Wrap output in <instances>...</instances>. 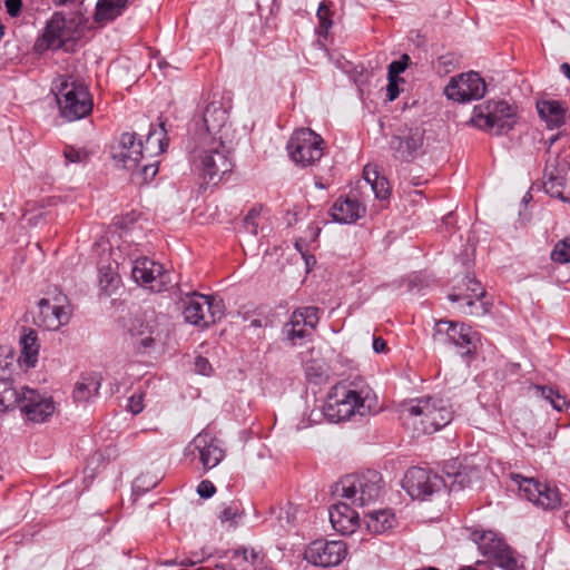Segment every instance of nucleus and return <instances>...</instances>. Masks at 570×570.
<instances>
[{
	"label": "nucleus",
	"mask_w": 570,
	"mask_h": 570,
	"mask_svg": "<svg viewBox=\"0 0 570 570\" xmlns=\"http://www.w3.org/2000/svg\"><path fill=\"white\" fill-rule=\"evenodd\" d=\"M375 405L376 397L368 385L340 382L330 390L323 409L311 412L309 420L312 423H318L322 417H326L327 421L337 423L356 414H370Z\"/></svg>",
	"instance_id": "f257e3e1"
},
{
	"label": "nucleus",
	"mask_w": 570,
	"mask_h": 570,
	"mask_svg": "<svg viewBox=\"0 0 570 570\" xmlns=\"http://www.w3.org/2000/svg\"><path fill=\"white\" fill-rule=\"evenodd\" d=\"M399 412L403 424L417 434H432L453 420V410L449 402L433 396L404 401Z\"/></svg>",
	"instance_id": "f03ea898"
},
{
	"label": "nucleus",
	"mask_w": 570,
	"mask_h": 570,
	"mask_svg": "<svg viewBox=\"0 0 570 570\" xmlns=\"http://www.w3.org/2000/svg\"><path fill=\"white\" fill-rule=\"evenodd\" d=\"M194 166L202 179V188L227 180L235 167L232 140L199 139V146L194 150Z\"/></svg>",
	"instance_id": "7ed1b4c3"
},
{
	"label": "nucleus",
	"mask_w": 570,
	"mask_h": 570,
	"mask_svg": "<svg viewBox=\"0 0 570 570\" xmlns=\"http://www.w3.org/2000/svg\"><path fill=\"white\" fill-rule=\"evenodd\" d=\"M52 90L62 118L68 121H76L91 114L94 100L89 88L73 76H58L53 80Z\"/></svg>",
	"instance_id": "20e7f679"
},
{
	"label": "nucleus",
	"mask_w": 570,
	"mask_h": 570,
	"mask_svg": "<svg viewBox=\"0 0 570 570\" xmlns=\"http://www.w3.org/2000/svg\"><path fill=\"white\" fill-rule=\"evenodd\" d=\"M518 107L503 99H488L473 107L468 125L494 136H503L518 124Z\"/></svg>",
	"instance_id": "39448f33"
},
{
	"label": "nucleus",
	"mask_w": 570,
	"mask_h": 570,
	"mask_svg": "<svg viewBox=\"0 0 570 570\" xmlns=\"http://www.w3.org/2000/svg\"><path fill=\"white\" fill-rule=\"evenodd\" d=\"M382 475L374 470L361 474H350L336 483L334 493L355 507H365L375 502L382 492Z\"/></svg>",
	"instance_id": "423d86ee"
},
{
	"label": "nucleus",
	"mask_w": 570,
	"mask_h": 570,
	"mask_svg": "<svg viewBox=\"0 0 570 570\" xmlns=\"http://www.w3.org/2000/svg\"><path fill=\"white\" fill-rule=\"evenodd\" d=\"M432 338L438 345L454 346L458 353L465 357L476 352L480 334L464 323L440 320L433 327Z\"/></svg>",
	"instance_id": "0eeeda50"
},
{
	"label": "nucleus",
	"mask_w": 570,
	"mask_h": 570,
	"mask_svg": "<svg viewBox=\"0 0 570 570\" xmlns=\"http://www.w3.org/2000/svg\"><path fill=\"white\" fill-rule=\"evenodd\" d=\"M472 540L480 553L503 570H523V558L493 531H474Z\"/></svg>",
	"instance_id": "6e6552de"
},
{
	"label": "nucleus",
	"mask_w": 570,
	"mask_h": 570,
	"mask_svg": "<svg viewBox=\"0 0 570 570\" xmlns=\"http://www.w3.org/2000/svg\"><path fill=\"white\" fill-rule=\"evenodd\" d=\"M324 139L309 128L296 129L287 141L286 149L291 159L302 167L318 161L323 156Z\"/></svg>",
	"instance_id": "1a4fd4ad"
},
{
	"label": "nucleus",
	"mask_w": 570,
	"mask_h": 570,
	"mask_svg": "<svg viewBox=\"0 0 570 570\" xmlns=\"http://www.w3.org/2000/svg\"><path fill=\"white\" fill-rule=\"evenodd\" d=\"M511 480L518 487L520 497L535 507L543 510H554L560 507L561 498L556 487L518 473H512Z\"/></svg>",
	"instance_id": "9d476101"
},
{
	"label": "nucleus",
	"mask_w": 570,
	"mask_h": 570,
	"mask_svg": "<svg viewBox=\"0 0 570 570\" xmlns=\"http://www.w3.org/2000/svg\"><path fill=\"white\" fill-rule=\"evenodd\" d=\"M389 145L395 160L412 163L424 154V130L402 125L391 136Z\"/></svg>",
	"instance_id": "9b49d317"
},
{
	"label": "nucleus",
	"mask_w": 570,
	"mask_h": 570,
	"mask_svg": "<svg viewBox=\"0 0 570 570\" xmlns=\"http://www.w3.org/2000/svg\"><path fill=\"white\" fill-rule=\"evenodd\" d=\"M485 92V81L476 71H469L452 77L444 88V95L448 99L461 104L482 99Z\"/></svg>",
	"instance_id": "f8f14e48"
},
{
	"label": "nucleus",
	"mask_w": 570,
	"mask_h": 570,
	"mask_svg": "<svg viewBox=\"0 0 570 570\" xmlns=\"http://www.w3.org/2000/svg\"><path fill=\"white\" fill-rule=\"evenodd\" d=\"M185 456L191 462L198 461L204 470H210L219 464L224 458V450L219 441L210 433L197 434L185 448Z\"/></svg>",
	"instance_id": "ddd939ff"
},
{
	"label": "nucleus",
	"mask_w": 570,
	"mask_h": 570,
	"mask_svg": "<svg viewBox=\"0 0 570 570\" xmlns=\"http://www.w3.org/2000/svg\"><path fill=\"white\" fill-rule=\"evenodd\" d=\"M402 487L411 498L423 500L442 487H448V480L426 469L413 466L406 471Z\"/></svg>",
	"instance_id": "4468645a"
},
{
	"label": "nucleus",
	"mask_w": 570,
	"mask_h": 570,
	"mask_svg": "<svg viewBox=\"0 0 570 570\" xmlns=\"http://www.w3.org/2000/svg\"><path fill=\"white\" fill-rule=\"evenodd\" d=\"M220 315V301H216L212 295L194 293L185 302L184 317L189 324L206 326L214 323Z\"/></svg>",
	"instance_id": "2eb2a0df"
},
{
	"label": "nucleus",
	"mask_w": 570,
	"mask_h": 570,
	"mask_svg": "<svg viewBox=\"0 0 570 570\" xmlns=\"http://www.w3.org/2000/svg\"><path fill=\"white\" fill-rule=\"evenodd\" d=\"M347 556V546L342 540H315L308 544L304 558L307 562L318 567L338 566Z\"/></svg>",
	"instance_id": "dca6fc26"
},
{
	"label": "nucleus",
	"mask_w": 570,
	"mask_h": 570,
	"mask_svg": "<svg viewBox=\"0 0 570 570\" xmlns=\"http://www.w3.org/2000/svg\"><path fill=\"white\" fill-rule=\"evenodd\" d=\"M203 121L206 131L200 134L199 139L207 141L208 139L230 140L232 132L228 121V110L224 107L222 100H213L207 104L203 114Z\"/></svg>",
	"instance_id": "f3484780"
},
{
	"label": "nucleus",
	"mask_w": 570,
	"mask_h": 570,
	"mask_svg": "<svg viewBox=\"0 0 570 570\" xmlns=\"http://www.w3.org/2000/svg\"><path fill=\"white\" fill-rule=\"evenodd\" d=\"M111 156L125 169H135L144 158V142L137 138L136 132L125 131L120 135L117 145L112 147Z\"/></svg>",
	"instance_id": "a211bd4d"
},
{
	"label": "nucleus",
	"mask_w": 570,
	"mask_h": 570,
	"mask_svg": "<svg viewBox=\"0 0 570 570\" xmlns=\"http://www.w3.org/2000/svg\"><path fill=\"white\" fill-rule=\"evenodd\" d=\"M71 39L75 37L67 35L66 17L56 12L46 23L43 33L37 39L35 47L39 51L58 50Z\"/></svg>",
	"instance_id": "6ab92c4d"
},
{
	"label": "nucleus",
	"mask_w": 570,
	"mask_h": 570,
	"mask_svg": "<svg viewBox=\"0 0 570 570\" xmlns=\"http://www.w3.org/2000/svg\"><path fill=\"white\" fill-rule=\"evenodd\" d=\"M21 412L28 420L41 423L55 412V403L51 397L40 395L37 391L24 387L21 391Z\"/></svg>",
	"instance_id": "aec40b11"
},
{
	"label": "nucleus",
	"mask_w": 570,
	"mask_h": 570,
	"mask_svg": "<svg viewBox=\"0 0 570 570\" xmlns=\"http://www.w3.org/2000/svg\"><path fill=\"white\" fill-rule=\"evenodd\" d=\"M366 214V206L356 195H341L330 208V216L338 224H354Z\"/></svg>",
	"instance_id": "412c9836"
},
{
	"label": "nucleus",
	"mask_w": 570,
	"mask_h": 570,
	"mask_svg": "<svg viewBox=\"0 0 570 570\" xmlns=\"http://www.w3.org/2000/svg\"><path fill=\"white\" fill-rule=\"evenodd\" d=\"M456 292L449 293L452 303L466 314H480L487 312V303L483 302L485 287H454Z\"/></svg>",
	"instance_id": "4be33fe9"
},
{
	"label": "nucleus",
	"mask_w": 570,
	"mask_h": 570,
	"mask_svg": "<svg viewBox=\"0 0 570 570\" xmlns=\"http://www.w3.org/2000/svg\"><path fill=\"white\" fill-rule=\"evenodd\" d=\"M39 313L35 318L36 325L48 331L59 330L70 321L71 311L63 309L61 306L51 305V299L41 298L38 302Z\"/></svg>",
	"instance_id": "5701e85b"
},
{
	"label": "nucleus",
	"mask_w": 570,
	"mask_h": 570,
	"mask_svg": "<svg viewBox=\"0 0 570 570\" xmlns=\"http://www.w3.org/2000/svg\"><path fill=\"white\" fill-rule=\"evenodd\" d=\"M537 111L547 129H559L567 122L568 106L566 101L553 99H541L537 101Z\"/></svg>",
	"instance_id": "b1692460"
},
{
	"label": "nucleus",
	"mask_w": 570,
	"mask_h": 570,
	"mask_svg": "<svg viewBox=\"0 0 570 570\" xmlns=\"http://www.w3.org/2000/svg\"><path fill=\"white\" fill-rule=\"evenodd\" d=\"M330 521L335 531L350 534L358 524V513L348 501L338 502L330 509Z\"/></svg>",
	"instance_id": "393cba45"
},
{
	"label": "nucleus",
	"mask_w": 570,
	"mask_h": 570,
	"mask_svg": "<svg viewBox=\"0 0 570 570\" xmlns=\"http://www.w3.org/2000/svg\"><path fill=\"white\" fill-rule=\"evenodd\" d=\"M566 167L567 165L560 166L559 164H550L547 161L543 170V188L544 191L551 197L568 203L569 197H567L563 193L567 184Z\"/></svg>",
	"instance_id": "a878e982"
},
{
	"label": "nucleus",
	"mask_w": 570,
	"mask_h": 570,
	"mask_svg": "<svg viewBox=\"0 0 570 570\" xmlns=\"http://www.w3.org/2000/svg\"><path fill=\"white\" fill-rule=\"evenodd\" d=\"M134 0H97L92 20L99 27L115 22L130 7Z\"/></svg>",
	"instance_id": "bb28decb"
},
{
	"label": "nucleus",
	"mask_w": 570,
	"mask_h": 570,
	"mask_svg": "<svg viewBox=\"0 0 570 570\" xmlns=\"http://www.w3.org/2000/svg\"><path fill=\"white\" fill-rule=\"evenodd\" d=\"M130 272L131 278L137 284L145 283L149 284L156 281L158 277L160 278V285H165V281L163 276L165 274L164 266L148 257H138L134 262H130Z\"/></svg>",
	"instance_id": "cd10ccee"
},
{
	"label": "nucleus",
	"mask_w": 570,
	"mask_h": 570,
	"mask_svg": "<svg viewBox=\"0 0 570 570\" xmlns=\"http://www.w3.org/2000/svg\"><path fill=\"white\" fill-rule=\"evenodd\" d=\"M166 121L160 120L157 126L150 125L144 144V155L156 156L166 151L169 145Z\"/></svg>",
	"instance_id": "c85d7f7f"
},
{
	"label": "nucleus",
	"mask_w": 570,
	"mask_h": 570,
	"mask_svg": "<svg viewBox=\"0 0 570 570\" xmlns=\"http://www.w3.org/2000/svg\"><path fill=\"white\" fill-rule=\"evenodd\" d=\"M366 529L374 534H381L396 524L395 514L391 509L374 510L364 515Z\"/></svg>",
	"instance_id": "c756f323"
},
{
	"label": "nucleus",
	"mask_w": 570,
	"mask_h": 570,
	"mask_svg": "<svg viewBox=\"0 0 570 570\" xmlns=\"http://www.w3.org/2000/svg\"><path fill=\"white\" fill-rule=\"evenodd\" d=\"M20 361H22L28 367H33L38 361L40 348L37 332L31 328H24L20 336Z\"/></svg>",
	"instance_id": "7c9ffc66"
},
{
	"label": "nucleus",
	"mask_w": 570,
	"mask_h": 570,
	"mask_svg": "<svg viewBox=\"0 0 570 570\" xmlns=\"http://www.w3.org/2000/svg\"><path fill=\"white\" fill-rule=\"evenodd\" d=\"M128 332L130 337L135 344V346L139 351H147L151 348L155 344V340L153 337V332L148 325L144 324V322L139 318H135L130 322L128 326Z\"/></svg>",
	"instance_id": "2f4dec72"
},
{
	"label": "nucleus",
	"mask_w": 570,
	"mask_h": 570,
	"mask_svg": "<svg viewBox=\"0 0 570 570\" xmlns=\"http://www.w3.org/2000/svg\"><path fill=\"white\" fill-rule=\"evenodd\" d=\"M99 285H118L121 282L119 263L110 255L101 256L98 263Z\"/></svg>",
	"instance_id": "473e14b6"
},
{
	"label": "nucleus",
	"mask_w": 570,
	"mask_h": 570,
	"mask_svg": "<svg viewBox=\"0 0 570 570\" xmlns=\"http://www.w3.org/2000/svg\"><path fill=\"white\" fill-rule=\"evenodd\" d=\"M100 389V380L96 375L82 376L77 382L73 390V399L77 402H86L94 395L98 394Z\"/></svg>",
	"instance_id": "72a5a7b5"
},
{
	"label": "nucleus",
	"mask_w": 570,
	"mask_h": 570,
	"mask_svg": "<svg viewBox=\"0 0 570 570\" xmlns=\"http://www.w3.org/2000/svg\"><path fill=\"white\" fill-rule=\"evenodd\" d=\"M445 475L451 480L450 483L448 482L451 491L462 490L466 487H470L473 480H478L480 478L479 470L474 468H463L461 471L453 472L445 470Z\"/></svg>",
	"instance_id": "f704fd0d"
},
{
	"label": "nucleus",
	"mask_w": 570,
	"mask_h": 570,
	"mask_svg": "<svg viewBox=\"0 0 570 570\" xmlns=\"http://www.w3.org/2000/svg\"><path fill=\"white\" fill-rule=\"evenodd\" d=\"M297 317L301 316L292 315L289 321L283 327V333L293 345L302 344L303 341L311 335L306 330L308 326L305 323L299 322Z\"/></svg>",
	"instance_id": "c9c22d12"
},
{
	"label": "nucleus",
	"mask_w": 570,
	"mask_h": 570,
	"mask_svg": "<svg viewBox=\"0 0 570 570\" xmlns=\"http://www.w3.org/2000/svg\"><path fill=\"white\" fill-rule=\"evenodd\" d=\"M363 175L365 181L370 184L371 189L377 199L387 200L390 198L391 187L389 180L384 176H379L376 171H373L374 178L372 179L366 167L364 168Z\"/></svg>",
	"instance_id": "e433bc0d"
},
{
	"label": "nucleus",
	"mask_w": 570,
	"mask_h": 570,
	"mask_svg": "<svg viewBox=\"0 0 570 570\" xmlns=\"http://www.w3.org/2000/svg\"><path fill=\"white\" fill-rule=\"evenodd\" d=\"M534 390L544 400H547L556 411L562 412L566 409H568L569 402L567 401L566 396L560 394V392L558 390H554L551 386H542V385H535Z\"/></svg>",
	"instance_id": "4c0bfd02"
},
{
	"label": "nucleus",
	"mask_w": 570,
	"mask_h": 570,
	"mask_svg": "<svg viewBox=\"0 0 570 570\" xmlns=\"http://www.w3.org/2000/svg\"><path fill=\"white\" fill-rule=\"evenodd\" d=\"M331 2L322 1L318 6L316 17L318 20V24L316 28V32L318 36L327 37L328 30L333 26L332 20V11L330 8Z\"/></svg>",
	"instance_id": "58836bf2"
},
{
	"label": "nucleus",
	"mask_w": 570,
	"mask_h": 570,
	"mask_svg": "<svg viewBox=\"0 0 570 570\" xmlns=\"http://www.w3.org/2000/svg\"><path fill=\"white\" fill-rule=\"evenodd\" d=\"M551 261L560 264L570 262V236L559 240L550 254Z\"/></svg>",
	"instance_id": "ea45409f"
},
{
	"label": "nucleus",
	"mask_w": 570,
	"mask_h": 570,
	"mask_svg": "<svg viewBox=\"0 0 570 570\" xmlns=\"http://www.w3.org/2000/svg\"><path fill=\"white\" fill-rule=\"evenodd\" d=\"M292 315H299V322L305 323L309 328L314 330L318 323V308L315 306H306L297 308Z\"/></svg>",
	"instance_id": "a19ab883"
},
{
	"label": "nucleus",
	"mask_w": 570,
	"mask_h": 570,
	"mask_svg": "<svg viewBox=\"0 0 570 570\" xmlns=\"http://www.w3.org/2000/svg\"><path fill=\"white\" fill-rule=\"evenodd\" d=\"M263 206L261 204H255L246 214L243 219L244 228L250 233L252 235H257L258 233V223L257 218L262 213Z\"/></svg>",
	"instance_id": "79ce46f5"
},
{
	"label": "nucleus",
	"mask_w": 570,
	"mask_h": 570,
	"mask_svg": "<svg viewBox=\"0 0 570 570\" xmlns=\"http://www.w3.org/2000/svg\"><path fill=\"white\" fill-rule=\"evenodd\" d=\"M294 246L305 262L306 272L309 273L316 264V257L309 253L306 238H297Z\"/></svg>",
	"instance_id": "37998d69"
},
{
	"label": "nucleus",
	"mask_w": 570,
	"mask_h": 570,
	"mask_svg": "<svg viewBox=\"0 0 570 570\" xmlns=\"http://www.w3.org/2000/svg\"><path fill=\"white\" fill-rule=\"evenodd\" d=\"M409 59L407 55H403L401 59L393 60L387 68V78L402 79L400 75L405 71Z\"/></svg>",
	"instance_id": "c03bdc74"
},
{
	"label": "nucleus",
	"mask_w": 570,
	"mask_h": 570,
	"mask_svg": "<svg viewBox=\"0 0 570 570\" xmlns=\"http://www.w3.org/2000/svg\"><path fill=\"white\" fill-rule=\"evenodd\" d=\"M271 512L273 514H277V521L279 524V528L285 529L288 524L292 523L293 520V513L292 508H272Z\"/></svg>",
	"instance_id": "a18cd8bd"
},
{
	"label": "nucleus",
	"mask_w": 570,
	"mask_h": 570,
	"mask_svg": "<svg viewBox=\"0 0 570 570\" xmlns=\"http://www.w3.org/2000/svg\"><path fill=\"white\" fill-rule=\"evenodd\" d=\"M63 156L67 163H81L87 157V153L83 149L67 146Z\"/></svg>",
	"instance_id": "49530a36"
},
{
	"label": "nucleus",
	"mask_w": 570,
	"mask_h": 570,
	"mask_svg": "<svg viewBox=\"0 0 570 570\" xmlns=\"http://www.w3.org/2000/svg\"><path fill=\"white\" fill-rule=\"evenodd\" d=\"M404 81L403 79L387 78L386 86V100L394 101L400 95L399 83Z\"/></svg>",
	"instance_id": "de8ad7c7"
},
{
	"label": "nucleus",
	"mask_w": 570,
	"mask_h": 570,
	"mask_svg": "<svg viewBox=\"0 0 570 570\" xmlns=\"http://www.w3.org/2000/svg\"><path fill=\"white\" fill-rule=\"evenodd\" d=\"M128 407L132 414H139L144 410V394L134 393L128 400Z\"/></svg>",
	"instance_id": "09e8293b"
},
{
	"label": "nucleus",
	"mask_w": 570,
	"mask_h": 570,
	"mask_svg": "<svg viewBox=\"0 0 570 570\" xmlns=\"http://www.w3.org/2000/svg\"><path fill=\"white\" fill-rule=\"evenodd\" d=\"M158 161L145 164L141 168V177L144 183L151 181L158 173Z\"/></svg>",
	"instance_id": "8fccbe9b"
},
{
	"label": "nucleus",
	"mask_w": 570,
	"mask_h": 570,
	"mask_svg": "<svg viewBox=\"0 0 570 570\" xmlns=\"http://www.w3.org/2000/svg\"><path fill=\"white\" fill-rule=\"evenodd\" d=\"M49 299H51V305L61 306L63 309L72 312L67 295L61 293V291H59L58 287H56L55 294Z\"/></svg>",
	"instance_id": "3c124183"
},
{
	"label": "nucleus",
	"mask_w": 570,
	"mask_h": 570,
	"mask_svg": "<svg viewBox=\"0 0 570 570\" xmlns=\"http://www.w3.org/2000/svg\"><path fill=\"white\" fill-rule=\"evenodd\" d=\"M216 491L215 485L209 480H203L197 487V493L200 498L209 499Z\"/></svg>",
	"instance_id": "603ef678"
},
{
	"label": "nucleus",
	"mask_w": 570,
	"mask_h": 570,
	"mask_svg": "<svg viewBox=\"0 0 570 570\" xmlns=\"http://www.w3.org/2000/svg\"><path fill=\"white\" fill-rule=\"evenodd\" d=\"M195 371L202 375H210L213 367L206 357L197 356L195 358Z\"/></svg>",
	"instance_id": "864d4df0"
},
{
	"label": "nucleus",
	"mask_w": 570,
	"mask_h": 570,
	"mask_svg": "<svg viewBox=\"0 0 570 570\" xmlns=\"http://www.w3.org/2000/svg\"><path fill=\"white\" fill-rule=\"evenodd\" d=\"M406 282H407V285H413V286L426 285L429 283V277L423 272H415L406 278Z\"/></svg>",
	"instance_id": "5fc2aeb1"
},
{
	"label": "nucleus",
	"mask_w": 570,
	"mask_h": 570,
	"mask_svg": "<svg viewBox=\"0 0 570 570\" xmlns=\"http://www.w3.org/2000/svg\"><path fill=\"white\" fill-rule=\"evenodd\" d=\"M4 6L10 17H18L21 12L22 0H4Z\"/></svg>",
	"instance_id": "6e6d98bb"
},
{
	"label": "nucleus",
	"mask_w": 570,
	"mask_h": 570,
	"mask_svg": "<svg viewBox=\"0 0 570 570\" xmlns=\"http://www.w3.org/2000/svg\"><path fill=\"white\" fill-rule=\"evenodd\" d=\"M306 233L307 235L304 236L303 238H306L308 247L311 243H315L321 234V227L315 223H311L307 227Z\"/></svg>",
	"instance_id": "4d7b16f0"
},
{
	"label": "nucleus",
	"mask_w": 570,
	"mask_h": 570,
	"mask_svg": "<svg viewBox=\"0 0 570 570\" xmlns=\"http://www.w3.org/2000/svg\"><path fill=\"white\" fill-rule=\"evenodd\" d=\"M238 514L237 508L233 505H227L222 509L219 512V519L222 522L232 521L235 519V517Z\"/></svg>",
	"instance_id": "13d9d810"
},
{
	"label": "nucleus",
	"mask_w": 570,
	"mask_h": 570,
	"mask_svg": "<svg viewBox=\"0 0 570 570\" xmlns=\"http://www.w3.org/2000/svg\"><path fill=\"white\" fill-rule=\"evenodd\" d=\"M438 63L443 66L445 68V71H449L448 67H450V66L453 67V55L446 53V55L440 56L438 59Z\"/></svg>",
	"instance_id": "bf43d9fd"
},
{
	"label": "nucleus",
	"mask_w": 570,
	"mask_h": 570,
	"mask_svg": "<svg viewBox=\"0 0 570 570\" xmlns=\"http://www.w3.org/2000/svg\"><path fill=\"white\" fill-rule=\"evenodd\" d=\"M386 348V342L382 337L373 338V350L376 353H382Z\"/></svg>",
	"instance_id": "052dcab7"
},
{
	"label": "nucleus",
	"mask_w": 570,
	"mask_h": 570,
	"mask_svg": "<svg viewBox=\"0 0 570 570\" xmlns=\"http://www.w3.org/2000/svg\"><path fill=\"white\" fill-rule=\"evenodd\" d=\"M562 132L559 131L551 137H549L547 140H544L546 151L550 153L551 147L560 139Z\"/></svg>",
	"instance_id": "680f3d73"
},
{
	"label": "nucleus",
	"mask_w": 570,
	"mask_h": 570,
	"mask_svg": "<svg viewBox=\"0 0 570 570\" xmlns=\"http://www.w3.org/2000/svg\"><path fill=\"white\" fill-rule=\"evenodd\" d=\"M164 564L167 567H174V566L189 567V566H193L194 562L189 559L181 560L179 562L177 560H167L164 562Z\"/></svg>",
	"instance_id": "e2e57ef3"
},
{
	"label": "nucleus",
	"mask_w": 570,
	"mask_h": 570,
	"mask_svg": "<svg viewBox=\"0 0 570 570\" xmlns=\"http://www.w3.org/2000/svg\"><path fill=\"white\" fill-rule=\"evenodd\" d=\"M238 557H242L245 561H248V549L242 547V548H238V549H235L233 551V556L232 558L233 559H236Z\"/></svg>",
	"instance_id": "0e129e2a"
},
{
	"label": "nucleus",
	"mask_w": 570,
	"mask_h": 570,
	"mask_svg": "<svg viewBox=\"0 0 570 570\" xmlns=\"http://www.w3.org/2000/svg\"><path fill=\"white\" fill-rule=\"evenodd\" d=\"M445 470H449L451 472L453 471H461V464L456 461V460H453L451 462H448L444 468H443V472L445 473Z\"/></svg>",
	"instance_id": "69168bd1"
},
{
	"label": "nucleus",
	"mask_w": 570,
	"mask_h": 570,
	"mask_svg": "<svg viewBox=\"0 0 570 570\" xmlns=\"http://www.w3.org/2000/svg\"><path fill=\"white\" fill-rule=\"evenodd\" d=\"M118 287H104L101 293L99 294V298L102 299L105 297H110Z\"/></svg>",
	"instance_id": "338daca9"
},
{
	"label": "nucleus",
	"mask_w": 570,
	"mask_h": 570,
	"mask_svg": "<svg viewBox=\"0 0 570 570\" xmlns=\"http://www.w3.org/2000/svg\"><path fill=\"white\" fill-rule=\"evenodd\" d=\"M560 68H561V71L563 72V75H564V76L569 79V81H570V63H568V62H563V63L561 65V67H560Z\"/></svg>",
	"instance_id": "774afa93"
}]
</instances>
